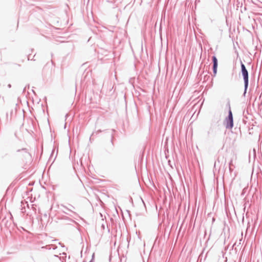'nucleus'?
Returning <instances> with one entry per match:
<instances>
[{
    "label": "nucleus",
    "instance_id": "1",
    "mask_svg": "<svg viewBox=\"0 0 262 262\" xmlns=\"http://www.w3.org/2000/svg\"><path fill=\"white\" fill-rule=\"evenodd\" d=\"M242 68V73L243 76L244 83H245V93L247 89L248 85V72L245 66V65L242 63L241 64Z\"/></svg>",
    "mask_w": 262,
    "mask_h": 262
},
{
    "label": "nucleus",
    "instance_id": "2",
    "mask_svg": "<svg viewBox=\"0 0 262 262\" xmlns=\"http://www.w3.org/2000/svg\"><path fill=\"white\" fill-rule=\"evenodd\" d=\"M233 126V117H232V112L231 111H230L229 113L228 119L227 122L226 124V127L231 128H232Z\"/></svg>",
    "mask_w": 262,
    "mask_h": 262
},
{
    "label": "nucleus",
    "instance_id": "3",
    "mask_svg": "<svg viewBox=\"0 0 262 262\" xmlns=\"http://www.w3.org/2000/svg\"><path fill=\"white\" fill-rule=\"evenodd\" d=\"M212 59L213 62V73L214 74H216L217 72V60L215 56H213Z\"/></svg>",
    "mask_w": 262,
    "mask_h": 262
}]
</instances>
